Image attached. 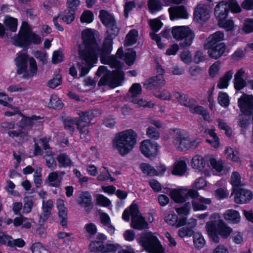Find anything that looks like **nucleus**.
Here are the masks:
<instances>
[{
	"label": "nucleus",
	"instance_id": "nucleus-1",
	"mask_svg": "<svg viewBox=\"0 0 253 253\" xmlns=\"http://www.w3.org/2000/svg\"><path fill=\"white\" fill-rule=\"evenodd\" d=\"M82 43L79 45L78 50L80 59L85 61L87 65H89L91 63H96L98 55H99L103 64H108L111 67L117 68L111 73L106 67H99L96 74L102 77L98 82V85H119L120 82L124 79V73L119 68L120 63L116 59V56L110 55L112 49V38L107 37L105 39L101 49L99 48L95 39L93 31L91 29H86L83 30L82 32Z\"/></svg>",
	"mask_w": 253,
	"mask_h": 253
},
{
	"label": "nucleus",
	"instance_id": "nucleus-2",
	"mask_svg": "<svg viewBox=\"0 0 253 253\" xmlns=\"http://www.w3.org/2000/svg\"><path fill=\"white\" fill-rule=\"evenodd\" d=\"M137 135L132 129L118 133L112 140L113 148L121 156H125L134 148L137 142Z\"/></svg>",
	"mask_w": 253,
	"mask_h": 253
},
{
	"label": "nucleus",
	"instance_id": "nucleus-3",
	"mask_svg": "<svg viewBox=\"0 0 253 253\" xmlns=\"http://www.w3.org/2000/svg\"><path fill=\"white\" fill-rule=\"evenodd\" d=\"M138 244L147 253H165V247L159 239L156 233L146 232L137 239Z\"/></svg>",
	"mask_w": 253,
	"mask_h": 253
},
{
	"label": "nucleus",
	"instance_id": "nucleus-4",
	"mask_svg": "<svg viewBox=\"0 0 253 253\" xmlns=\"http://www.w3.org/2000/svg\"><path fill=\"white\" fill-rule=\"evenodd\" d=\"M101 114L99 110H94L93 111H88L84 112H82L80 114V118L79 119H76L70 120L65 124V128L71 133L74 131V125L77 126L78 129L80 131L81 137L85 136L89 133L88 126L91 120L94 117H96Z\"/></svg>",
	"mask_w": 253,
	"mask_h": 253
},
{
	"label": "nucleus",
	"instance_id": "nucleus-5",
	"mask_svg": "<svg viewBox=\"0 0 253 253\" xmlns=\"http://www.w3.org/2000/svg\"><path fill=\"white\" fill-rule=\"evenodd\" d=\"M42 42L41 37L31 31L29 25L23 22L17 36L13 39V44L16 46L28 48L31 43L39 44Z\"/></svg>",
	"mask_w": 253,
	"mask_h": 253
},
{
	"label": "nucleus",
	"instance_id": "nucleus-6",
	"mask_svg": "<svg viewBox=\"0 0 253 253\" xmlns=\"http://www.w3.org/2000/svg\"><path fill=\"white\" fill-rule=\"evenodd\" d=\"M15 59L18 69V74H23L25 78L33 77L36 75L38 70L37 64L33 57L28 58L26 53L19 52Z\"/></svg>",
	"mask_w": 253,
	"mask_h": 253
},
{
	"label": "nucleus",
	"instance_id": "nucleus-7",
	"mask_svg": "<svg viewBox=\"0 0 253 253\" xmlns=\"http://www.w3.org/2000/svg\"><path fill=\"white\" fill-rule=\"evenodd\" d=\"M131 217L130 226L135 229L142 230L148 228V224L145 218L139 212L138 206L134 203L125 210L122 218L126 222H128Z\"/></svg>",
	"mask_w": 253,
	"mask_h": 253
},
{
	"label": "nucleus",
	"instance_id": "nucleus-8",
	"mask_svg": "<svg viewBox=\"0 0 253 253\" xmlns=\"http://www.w3.org/2000/svg\"><path fill=\"white\" fill-rule=\"evenodd\" d=\"M173 38L180 41V44L183 47L190 45L194 38V34L187 26H175L171 31Z\"/></svg>",
	"mask_w": 253,
	"mask_h": 253
},
{
	"label": "nucleus",
	"instance_id": "nucleus-9",
	"mask_svg": "<svg viewBox=\"0 0 253 253\" xmlns=\"http://www.w3.org/2000/svg\"><path fill=\"white\" fill-rule=\"evenodd\" d=\"M99 17L102 23L107 27V33L109 38L116 36L119 29L116 25L115 19L113 15L104 10L100 11Z\"/></svg>",
	"mask_w": 253,
	"mask_h": 253
},
{
	"label": "nucleus",
	"instance_id": "nucleus-10",
	"mask_svg": "<svg viewBox=\"0 0 253 253\" xmlns=\"http://www.w3.org/2000/svg\"><path fill=\"white\" fill-rule=\"evenodd\" d=\"M224 222L218 213H213L210 216V221L206 223V229L211 240L215 243L220 241V238L216 233L215 228Z\"/></svg>",
	"mask_w": 253,
	"mask_h": 253
},
{
	"label": "nucleus",
	"instance_id": "nucleus-11",
	"mask_svg": "<svg viewBox=\"0 0 253 253\" xmlns=\"http://www.w3.org/2000/svg\"><path fill=\"white\" fill-rule=\"evenodd\" d=\"M172 144L176 148L180 151L189 149V137L186 132L181 129L172 130Z\"/></svg>",
	"mask_w": 253,
	"mask_h": 253
},
{
	"label": "nucleus",
	"instance_id": "nucleus-12",
	"mask_svg": "<svg viewBox=\"0 0 253 253\" xmlns=\"http://www.w3.org/2000/svg\"><path fill=\"white\" fill-rule=\"evenodd\" d=\"M179 101L181 104L188 107L192 113L200 114L205 120L210 121V117L207 111L203 107L197 106L194 100L190 99L185 96H180Z\"/></svg>",
	"mask_w": 253,
	"mask_h": 253
},
{
	"label": "nucleus",
	"instance_id": "nucleus-13",
	"mask_svg": "<svg viewBox=\"0 0 253 253\" xmlns=\"http://www.w3.org/2000/svg\"><path fill=\"white\" fill-rule=\"evenodd\" d=\"M159 149L160 146L157 142L148 139L142 141L140 145L141 153L149 158L155 157L159 153Z\"/></svg>",
	"mask_w": 253,
	"mask_h": 253
},
{
	"label": "nucleus",
	"instance_id": "nucleus-14",
	"mask_svg": "<svg viewBox=\"0 0 253 253\" xmlns=\"http://www.w3.org/2000/svg\"><path fill=\"white\" fill-rule=\"evenodd\" d=\"M196 195H197L196 190L185 188L173 189L170 192L171 198L176 203L184 202L188 197H194Z\"/></svg>",
	"mask_w": 253,
	"mask_h": 253
},
{
	"label": "nucleus",
	"instance_id": "nucleus-15",
	"mask_svg": "<svg viewBox=\"0 0 253 253\" xmlns=\"http://www.w3.org/2000/svg\"><path fill=\"white\" fill-rule=\"evenodd\" d=\"M211 13V9L209 6L204 3H199L194 9V19L198 22L206 21L210 17Z\"/></svg>",
	"mask_w": 253,
	"mask_h": 253
},
{
	"label": "nucleus",
	"instance_id": "nucleus-16",
	"mask_svg": "<svg viewBox=\"0 0 253 253\" xmlns=\"http://www.w3.org/2000/svg\"><path fill=\"white\" fill-rule=\"evenodd\" d=\"M238 106L244 114H250L253 110V95L243 93L238 100Z\"/></svg>",
	"mask_w": 253,
	"mask_h": 253
},
{
	"label": "nucleus",
	"instance_id": "nucleus-17",
	"mask_svg": "<svg viewBox=\"0 0 253 253\" xmlns=\"http://www.w3.org/2000/svg\"><path fill=\"white\" fill-rule=\"evenodd\" d=\"M49 138H43L40 139L41 145L46 151L44 159L45 161L46 165L51 169H54L56 167L55 161L53 158V153L51 151L48 144Z\"/></svg>",
	"mask_w": 253,
	"mask_h": 253
},
{
	"label": "nucleus",
	"instance_id": "nucleus-18",
	"mask_svg": "<svg viewBox=\"0 0 253 253\" xmlns=\"http://www.w3.org/2000/svg\"><path fill=\"white\" fill-rule=\"evenodd\" d=\"M207 163L205 158L201 155H196L192 159L191 166L198 172H202L207 176L211 175V172L209 170L205 169Z\"/></svg>",
	"mask_w": 253,
	"mask_h": 253
},
{
	"label": "nucleus",
	"instance_id": "nucleus-19",
	"mask_svg": "<svg viewBox=\"0 0 253 253\" xmlns=\"http://www.w3.org/2000/svg\"><path fill=\"white\" fill-rule=\"evenodd\" d=\"M234 194L235 202L238 204H243L250 201L253 198V194L251 191L246 189H233L232 194Z\"/></svg>",
	"mask_w": 253,
	"mask_h": 253
},
{
	"label": "nucleus",
	"instance_id": "nucleus-20",
	"mask_svg": "<svg viewBox=\"0 0 253 253\" xmlns=\"http://www.w3.org/2000/svg\"><path fill=\"white\" fill-rule=\"evenodd\" d=\"M76 201L80 206L84 209L87 212H90L93 208V204L92 202V197L88 192L81 193Z\"/></svg>",
	"mask_w": 253,
	"mask_h": 253
},
{
	"label": "nucleus",
	"instance_id": "nucleus-21",
	"mask_svg": "<svg viewBox=\"0 0 253 253\" xmlns=\"http://www.w3.org/2000/svg\"><path fill=\"white\" fill-rule=\"evenodd\" d=\"M197 195L194 197H191L193 199L192 204L193 210L194 211L206 210L208 206L211 205V199L200 196L197 191Z\"/></svg>",
	"mask_w": 253,
	"mask_h": 253
},
{
	"label": "nucleus",
	"instance_id": "nucleus-22",
	"mask_svg": "<svg viewBox=\"0 0 253 253\" xmlns=\"http://www.w3.org/2000/svg\"><path fill=\"white\" fill-rule=\"evenodd\" d=\"M170 19L173 20L177 19H187L189 14L183 5L174 6L169 8Z\"/></svg>",
	"mask_w": 253,
	"mask_h": 253
},
{
	"label": "nucleus",
	"instance_id": "nucleus-23",
	"mask_svg": "<svg viewBox=\"0 0 253 253\" xmlns=\"http://www.w3.org/2000/svg\"><path fill=\"white\" fill-rule=\"evenodd\" d=\"M84 61L85 63L83 62V61L78 62L77 63L76 66L75 65H73L70 67L69 73L72 76L74 77V78L77 77V69H78L80 71V77H83L88 74L92 65L94 63H91L89 65H87L86 62L85 61Z\"/></svg>",
	"mask_w": 253,
	"mask_h": 253
},
{
	"label": "nucleus",
	"instance_id": "nucleus-24",
	"mask_svg": "<svg viewBox=\"0 0 253 253\" xmlns=\"http://www.w3.org/2000/svg\"><path fill=\"white\" fill-rule=\"evenodd\" d=\"M226 50V47L224 43L209 44L208 53L211 58L216 59L223 55Z\"/></svg>",
	"mask_w": 253,
	"mask_h": 253
},
{
	"label": "nucleus",
	"instance_id": "nucleus-25",
	"mask_svg": "<svg viewBox=\"0 0 253 253\" xmlns=\"http://www.w3.org/2000/svg\"><path fill=\"white\" fill-rule=\"evenodd\" d=\"M60 17L63 21L69 24L72 23L75 19V12L70 10L65 11L58 17L53 18V21L56 28L60 31H63L64 28L58 22V19Z\"/></svg>",
	"mask_w": 253,
	"mask_h": 253
},
{
	"label": "nucleus",
	"instance_id": "nucleus-26",
	"mask_svg": "<svg viewBox=\"0 0 253 253\" xmlns=\"http://www.w3.org/2000/svg\"><path fill=\"white\" fill-rule=\"evenodd\" d=\"M96 239L97 241H93L90 243L89 250L92 252L103 253L104 248V241L106 240L107 237L104 234L99 233L97 235Z\"/></svg>",
	"mask_w": 253,
	"mask_h": 253
},
{
	"label": "nucleus",
	"instance_id": "nucleus-27",
	"mask_svg": "<svg viewBox=\"0 0 253 253\" xmlns=\"http://www.w3.org/2000/svg\"><path fill=\"white\" fill-rule=\"evenodd\" d=\"M65 173V172L62 171H53L48 174L46 181L50 186L59 187L61 184L62 177Z\"/></svg>",
	"mask_w": 253,
	"mask_h": 253
},
{
	"label": "nucleus",
	"instance_id": "nucleus-28",
	"mask_svg": "<svg viewBox=\"0 0 253 253\" xmlns=\"http://www.w3.org/2000/svg\"><path fill=\"white\" fill-rule=\"evenodd\" d=\"M164 219L168 224L175 225L177 227L184 225L186 222V218L182 217L178 219L177 214L174 213L168 214L165 216Z\"/></svg>",
	"mask_w": 253,
	"mask_h": 253
},
{
	"label": "nucleus",
	"instance_id": "nucleus-29",
	"mask_svg": "<svg viewBox=\"0 0 253 253\" xmlns=\"http://www.w3.org/2000/svg\"><path fill=\"white\" fill-rule=\"evenodd\" d=\"M228 12V3L226 1H222L218 3L215 7L214 13L217 20L225 19Z\"/></svg>",
	"mask_w": 253,
	"mask_h": 253
},
{
	"label": "nucleus",
	"instance_id": "nucleus-30",
	"mask_svg": "<svg viewBox=\"0 0 253 253\" xmlns=\"http://www.w3.org/2000/svg\"><path fill=\"white\" fill-rule=\"evenodd\" d=\"M245 71L243 69H239L234 76V86L236 89L241 90L246 85V82L243 79L245 76Z\"/></svg>",
	"mask_w": 253,
	"mask_h": 253
},
{
	"label": "nucleus",
	"instance_id": "nucleus-31",
	"mask_svg": "<svg viewBox=\"0 0 253 253\" xmlns=\"http://www.w3.org/2000/svg\"><path fill=\"white\" fill-rule=\"evenodd\" d=\"M165 84V81L163 75L162 74H159L155 77L147 80L144 85L146 86L147 88L151 89L152 86H164Z\"/></svg>",
	"mask_w": 253,
	"mask_h": 253
},
{
	"label": "nucleus",
	"instance_id": "nucleus-32",
	"mask_svg": "<svg viewBox=\"0 0 253 253\" xmlns=\"http://www.w3.org/2000/svg\"><path fill=\"white\" fill-rule=\"evenodd\" d=\"M53 206V201L51 200H48L46 202L43 201L42 207V213L40 216V223H43L48 218L50 214Z\"/></svg>",
	"mask_w": 253,
	"mask_h": 253
},
{
	"label": "nucleus",
	"instance_id": "nucleus-33",
	"mask_svg": "<svg viewBox=\"0 0 253 253\" xmlns=\"http://www.w3.org/2000/svg\"><path fill=\"white\" fill-rule=\"evenodd\" d=\"M223 216L225 220L233 223H238L241 219L239 212L232 209L227 210L223 213Z\"/></svg>",
	"mask_w": 253,
	"mask_h": 253
},
{
	"label": "nucleus",
	"instance_id": "nucleus-34",
	"mask_svg": "<svg viewBox=\"0 0 253 253\" xmlns=\"http://www.w3.org/2000/svg\"><path fill=\"white\" fill-rule=\"evenodd\" d=\"M187 170V165L185 161L178 160L176 161L173 166L172 173L174 175H182Z\"/></svg>",
	"mask_w": 253,
	"mask_h": 253
},
{
	"label": "nucleus",
	"instance_id": "nucleus-35",
	"mask_svg": "<svg viewBox=\"0 0 253 253\" xmlns=\"http://www.w3.org/2000/svg\"><path fill=\"white\" fill-rule=\"evenodd\" d=\"M216 233L220 237H221L223 238H228L232 231V229L231 227L227 226L224 222H221V224L217 225V227L215 228Z\"/></svg>",
	"mask_w": 253,
	"mask_h": 253
},
{
	"label": "nucleus",
	"instance_id": "nucleus-36",
	"mask_svg": "<svg viewBox=\"0 0 253 253\" xmlns=\"http://www.w3.org/2000/svg\"><path fill=\"white\" fill-rule=\"evenodd\" d=\"M209 162L212 168L218 173H226L229 169V168L226 169V168L224 167L223 161H217L213 157L210 158Z\"/></svg>",
	"mask_w": 253,
	"mask_h": 253
},
{
	"label": "nucleus",
	"instance_id": "nucleus-37",
	"mask_svg": "<svg viewBox=\"0 0 253 253\" xmlns=\"http://www.w3.org/2000/svg\"><path fill=\"white\" fill-rule=\"evenodd\" d=\"M233 72L232 71H229L220 78L217 84V87L219 89L226 88L231 79L232 78Z\"/></svg>",
	"mask_w": 253,
	"mask_h": 253
},
{
	"label": "nucleus",
	"instance_id": "nucleus-38",
	"mask_svg": "<svg viewBox=\"0 0 253 253\" xmlns=\"http://www.w3.org/2000/svg\"><path fill=\"white\" fill-rule=\"evenodd\" d=\"M225 154L227 159L235 163H241L239 152L237 150H234L231 147H228L225 150Z\"/></svg>",
	"mask_w": 253,
	"mask_h": 253
},
{
	"label": "nucleus",
	"instance_id": "nucleus-39",
	"mask_svg": "<svg viewBox=\"0 0 253 253\" xmlns=\"http://www.w3.org/2000/svg\"><path fill=\"white\" fill-rule=\"evenodd\" d=\"M138 31L135 29L130 30L126 35L125 44L129 46L135 44L138 40Z\"/></svg>",
	"mask_w": 253,
	"mask_h": 253
},
{
	"label": "nucleus",
	"instance_id": "nucleus-40",
	"mask_svg": "<svg viewBox=\"0 0 253 253\" xmlns=\"http://www.w3.org/2000/svg\"><path fill=\"white\" fill-rule=\"evenodd\" d=\"M59 167L66 168L73 166V163L70 157L65 153L59 154L56 158Z\"/></svg>",
	"mask_w": 253,
	"mask_h": 253
},
{
	"label": "nucleus",
	"instance_id": "nucleus-41",
	"mask_svg": "<svg viewBox=\"0 0 253 253\" xmlns=\"http://www.w3.org/2000/svg\"><path fill=\"white\" fill-rule=\"evenodd\" d=\"M206 132L212 138V140L207 139L206 141L210 144L211 147L214 148H217L219 146V139L215 132V129L212 128L208 129Z\"/></svg>",
	"mask_w": 253,
	"mask_h": 253
},
{
	"label": "nucleus",
	"instance_id": "nucleus-42",
	"mask_svg": "<svg viewBox=\"0 0 253 253\" xmlns=\"http://www.w3.org/2000/svg\"><path fill=\"white\" fill-rule=\"evenodd\" d=\"M224 38V35L223 33L218 31L211 35L208 38L207 42L209 44H216L218 43H221L220 42L222 41Z\"/></svg>",
	"mask_w": 253,
	"mask_h": 253
},
{
	"label": "nucleus",
	"instance_id": "nucleus-43",
	"mask_svg": "<svg viewBox=\"0 0 253 253\" xmlns=\"http://www.w3.org/2000/svg\"><path fill=\"white\" fill-rule=\"evenodd\" d=\"M142 90V87L139 84H133L130 87L128 92V96L129 97L130 101H131V99L136 98L138 95L141 94Z\"/></svg>",
	"mask_w": 253,
	"mask_h": 253
},
{
	"label": "nucleus",
	"instance_id": "nucleus-44",
	"mask_svg": "<svg viewBox=\"0 0 253 253\" xmlns=\"http://www.w3.org/2000/svg\"><path fill=\"white\" fill-rule=\"evenodd\" d=\"M4 23L10 31L14 32L17 30L18 26V20L17 19L9 16H6L4 20Z\"/></svg>",
	"mask_w": 253,
	"mask_h": 253
},
{
	"label": "nucleus",
	"instance_id": "nucleus-45",
	"mask_svg": "<svg viewBox=\"0 0 253 253\" xmlns=\"http://www.w3.org/2000/svg\"><path fill=\"white\" fill-rule=\"evenodd\" d=\"M135 57L136 53L135 51L131 48L126 50L123 55V59L128 65H131L134 63Z\"/></svg>",
	"mask_w": 253,
	"mask_h": 253
},
{
	"label": "nucleus",
	"instance_id": "nucleus-46",
	"mask_svg": "<svg viewBox=\"0 0 253 253\" xmlns=\"http://www.w3.org/2000/svg\"><path fill=\"white\" fill-rule=\"evenodd\" d=\"M193 243L195 248L200 249L205 246L206 241L201 233H196L193 235Z\"/></svg>",
	"mask_w": 253,
	"mask_h": 253
},
{
	"label": "nucleus",
	"instance_id": "nucleus-47",
	"mask_svg": "<svg viewBox=\"0 0 253 253\" xmlns=\"http://www.w3.org/2000/svg\"><path fill=\"white\" fill-rule=\"evenodd\" d=\"M140 169L142 172L149 176H154L158 174L157 171L147 163H142L140 165Z\"/></svg>",
	"mask_w": 253,
	"mask_h": 253
},
{
	"label": "nucleus",
	"instance_id": "nucleus-48",
	"mask_svg": "<svg viewBox=\"0 0 253 253\" xmlns=\"http://www.w3.org/2000/svg\"><path fill=\"white\" fill-rule=\"evenodd\" d=\"M148 6L152 13H156L162 9V4L160 0H149Z\"/></svg>",
	"mask_w": 253,
	"mask_h": 253
},
{
	"label": "nucleus",
	"instance_id": "nucleus-49",
	"mask_svg": "<svg viewBox=\"0 0 253 253\" xmlns=\"http://www.w3.org/2000/svg\"><path fill=\"white\" fill-rule=\"evenodd\" d=\"M230 183L233 186V190L235 187L242 186V178L238 172L233 171L230 177Z\"/></svg>",
	"mask_w": 253,
	"mask_h": 253
},
{
	"label": "nucleus",
	"instance_id": "nucleus-50",
	"mask_svg": "<svg viewBox=\"0 0 253 253\" xmlns=\"http://www.w3.org/2000/svg\"><path fill=\"white\" fill-rule=\"evenodd\" d=\"M133 104L137 105L139 107L152 108L154 106V104L151 101H147L143 98H134L130 101Z\"/></svg>",
	"mask_w": 253,
	"mask_h": 253
},
{
	"label": "nucleus",
	"instance_id": "nucleus-51",
	"mask_svg": "<svg viewBox=\"0 0 253 253\" xmlns=\"http://www.w3.org/2000/svg\"><path fill=\"white\" fill-rule=\"evenodd\" d=\"M56 207L58 211V214L59 216H67V209L65 207V201L59 199L56 202Z\"/></svg>",
	"mask_w": 253,
	"mask_h": 253
},
{
	"label": "nucleus",
	"instance_id": "nucleus-52",
	"mask_svg": "<svg viewBox=\"0 0 253 253\" xmlns=\"http://www.w3.org/2000/svg\"><path fill=\"white\" fill-rule=\"evenodd\" d=\"M49 105L54 109H61L63 107V104L56 95H52L50 97Z\"/></svg>",
	"mask_w": 253,
	"mask_h": 253
},
{
	"label": "nucleus",
	"instance_id": "nucleus-53",
	"mask_svg": "<svg viewBox=\"0 0 253 253\" xmlns=\"http://www.w3.org/2000/svg\"><path fill=\"white\" fill-rule=\"evenodd\" d=\"M41 118L39 116H33L31 117H24L22 119V122L26 126H32L37 125L41 122Z\"/></svg>",
	"mask_w": 253,
	"mask_h": 253
},
{
	"label": "nucleus",
	"instance_id": "nucleus-54",
	"mask_svg": "<svg viewBox=\"0 0 253 253\" xmlns=\"http://www.w3.org/2000/svg\"><path fill=\"white\" fill-rule=\"evenodd\" d=\"M31 250L32 253H49V251L39 242L33 244L31 247Z\"/></svg>",
	"mask_w": 253,
	"mask_h": 253
},
{
	"label": "nucleus",
	"instance_id": "nucleus-55",
	"mask_svg": "<svg viewBox=\"0 0 253 253\" xmlns=\"http://www.w3.org/2000/svg\"><path fill=\"white\" fill-rule=\"evenodd\" d=\"M96 204L102 207H107L111 204L110 200L102 194H97L95 196Z\"/></svg>",
	"mask_w": 253,
	"mask_h": 253
},
{
	"label": "nucleus",
	"instance_id": "nucleus-56",
	"mask_svg": "<svg viewBox=\"0 0 253 253\" xmlns=\"http://www.w3.org/2000/svg\"><path fill=\"white\" fill-rule=\"evenodd\" d=\"M229 191L224 188H220L216 189L214 192V196L218 200L225 199L229 196Z\"/></svg>",
	"mask_w": 253,
	"mask_h": 253
},
{
	"label": "nucleus",
	"instance_id": "nucleus-57",
	"mask_svg": "<svg viewBox=\"0 0 253 253\" xmlns=\"http://www.w3.org/2000/svg\"><path fill=\"white\" fill-rule=\"evenodd\" d=\"M93 14L91 11L85 10L81 16V21L82 23H90L93 21Z\"/></svg>",
	"mask_w": 253,
	"mask_h": 253
},
{
	"label": "nucleus",
	"instance_id": "nucleus-58",
	"mask_svg": "<svg viewBox=\"0 0 253 253\" xmlns=\"http://www.w3.org/2000/svg\"><path fill=\"white\" fill-rule=\"evenodd\" d=\"M218 101L219 104L223 107H227L229 104L228 95L223 92H219L218 96Z\"/></svg>",
	"mask_w": 253,
	"mask_h": 253
},
{
	"label": "nucleus",
	"instance_id": "nucleus-59",
	"mask_svg": "<svg viewBox=\"0 0 253 253\" xmlns=\"http://www.w3.org/2000/svg\"><path fill=\"white\" fill-rule=\"evenodd\" d=\"M218 21L219 26L224 28L226 31H230L233 29L234 22L232 20H225V19H222L218 20Z\"/></svg>",
	"mask_w": 253,
	"mask_h": 253
},
{
	"label": "nucleus",
	"instance_id": "nucleus-60",
	"mask_svg": "<svg viewBox=\"0 0 253 253\" xmlns=\"http://www.w3.org/2000/svg\"><path fill=\"white\" fill-rule=\"evenodd\" d=\"M247 114H241L239 116L238 125L243 128H246L250 125V117Z\"/></svg>",
	"mask_w": 253,
	"mask_h": 253
},
{
	"label": "nucleus",
	"instance_id": "nucleus-61",
	"mask_svg": "<svg viewBox=\"0 0 253 253\" xmlns=\"http://www.w3.org/2000/svg\"><path fill=\"white\" fill-rule=\"evenodd\" d=\"M62 83V77L61 75L57 74L55 75L53 78L49 81L48 83V86L55 88L58 85H60Z\"/></svg>",
	"mask_w": 253,
	"mask_h": 253
},
{
	"label": "nucleus",
	"instance_id": "nucleus-62",
	"mask_svg": "<svg viewBox=\"0 0 253 253\" xmlns=\"http://www.w3.org/2000/svg\"><path fill=\"white\" fill-rule=\"evenodd\" d=\"M34 55L38 60L42 62V64H44L47 63L48 55L45 51H36L34 53Z\"/></svg>",
	"mask_w": 253,
	"mask_h": 253
},
{
	"label": "nucleus",
	"instance_id": "nucleus-63",
	"mask_svg": "<svg viewBox=\"0 0 253 253\" xmlns=\"http://www.w3.org/2000/svg\"><path fill=\"white\" fill-rule=\"evenodd\" d=\"M190 208V203H186L183 206L175 208V211L179 215H186L189 213Z\"/></svg>",
	"mask_w": 253,
	"mask_h": 253
},
{
	"label": "nucleus",
	"instance_id": "nucleus-64",
	"mask_svg": "<svg viewBox=\"0 0 253 253\" xmlns=\"http://www.w3.org/2000/svg\"><path fill=\"white\" fill-rule=\"evenodd\" d=\"M243 30L246 33H250L253 31V19H247L244 23Z\"/></svg>",
	"mask_w": 253,
	"mask_h": 253
}]
</instances>
